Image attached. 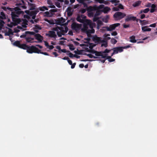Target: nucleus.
Masks as SVG:
<instances>
[{
  "label": "nucleus",
  "instance_id": "nucleus-40",
  "mask_svg": "<svg viewBox=\"0 0 157 157\" xmlns=\"http://www.w3.org/2000/svg\"><path fill=\"white\" fill-rule=\"evenodd\" d=\"M68 54H67V55H68L70 58H73V57H74V55H73L71 52H69Z\"/></svg>",
  "mask_w": 157,
  "mask_h": 157
},
{
  "label": "nucleus",
  "instance_id": "nucleus-9",
  "mask_svg": "<svg viewBox=\"0 0 157 157\" xmlns=\"http://www.w3.org/2000/svg\"><path fill=\"white\" fill-rule=\"evenodd\" d=\"M138 19H137L136 17L132 16L131 14L128 15L126 16V18L125 19V22H128L131 21H138Z\"/></svg>",
  "mask_w": 157,
  "mask_h": 157
},
{
  "label": "nucleus",
  "instance_id": "nucleus-44",
  "mask_svg": "<svg viewBox=\"0 0 157 157\" xmlns=\"http://www.w3.org/2000/svg\"><path fill=\"white\" fill-rule=\"evenodd\" d=\"M56 6L58 8L61 7L60 4L58 2H57L55 3Z\"/></svg>",
  "mask_w": 157,
  "mask_h": 157
},
{
  "label": "nucleus",
  "instance_id": "nucleus-32",
  "mask_svg": "<svg viewBox=\"0 0 157 157\" xmlns=\"http://www.w3.org/2000/svg\"><path fill=\"white\" fill-rule=\"evenodd\" d=\"M111 42L112 44H114L117 42V41L115 39L112 38L111 39Z\"/></svg>",
  "mask_w": 157,
  "mask_h": 157
},
{
  "label": "nucleus",
  "instance_id": "nucleus-18",
  "mask_svg": "<svg viewBox=\"0 0 157 157\" xmlns=\"http://www.w3.org/2000/svg\"><path fill=\"white\" fill-rule=\"evenodd\" d=\"M148 27L149 26H148L142 27L141 29L143 32H145L146 31H150L151 30V28H148Z\"/></svg>",
  "mask_w": 157,
  "mask_h": 157
},
{
  "label": "nucleus",
  "instance_id": "nucleus-29",
  "mask_svg": "<svg viewBox=\"0 0 157 157\" xmlns=\"http://www.w3.org/2000/svg\"><path fill=\"white\" fill-rule=\"evenodd\" d=\"M5 24L4 21L3 20H0V30H1L2 27L4 26V24Z\"/></svg>",
  "mask_w": 157,
  "mask_h": 157
},
{
  "label": "nucleus",
  "instance_id": "nucleus-3",
  "mask_svg": "<svg viewBox=\"0 0 157 157\" xmlns=\"http://www.w3.org/2000/svg\"><path fill=\"white\" fill-rule=\"evenodd\" d=\"M27 32H31V31H25L24 33L21 35L20 37L21 38H25L26 40V42L28 43H34V41H33L34 40V38L31 37V36L32 34L29 33H26Z\"/></svg>",
  "mask_w": 157,
  "mask_h": 157
},
{
  "label": "nucleus",
  "instance_id": "nucleus-53",
  "mask_svg": "<svg viewBox=\"0 0 157 157\" xmlns=\"http://www.w3.org/2000/svg\"><path fill=\"white\" fill-rule=\"evenodd\" d=\"M117 34V33L116 31H114L111 33V35L112 36H116Z\"/></svg>",
  "mask_w": 157,
  "mask_h": 157
},
{
  "label": "nucleus",
  "instance_id": "nucleus-50",
  "mask_svg": "<svg viewBox=\"0 0 157 157\" xmlns=\"http://www.w3.org/2000/svg\"><path fill=\"white\" fill-rule=\"evenodd\" d=\"M108 46L107 43H105L102 44L101 47L104 46L105 47H107Z\"/></svg>",
  "mask_w": 157,
  "mask_h": 157
},
{
  "label": "nucleus",
  "instance_id": "nucleus-60",
  "mask_svg": "<svg viewBox=\"0 0 157 157\" xmlns=\"http://www.w3.org/2000/svg\"><path fill=\"white\" fill-rule=\"evenodd\" d=\"M73 42L74 43V44L76 46H78L79 45V43L77 41H73Z\"/></svg>",
  "mask_w": 157,
  "mask_h": 157
},
{
  "label": "nucleus",
  "instance_id": "nucleus-16",
  "mask_svg": "<svg viewBox=\"0 0 157 157\" xmlns=\"http://www.w3.org/2000/svg\"><path fill=\"white\" fill-rule=\"evenodd\" d=\"M28 5L29 6V10H36V5L35 4L30 3L29 2H28Z\"/></svg>",
  "mask_w": 157,
  "mask_h": 157
},
{
  "label": "nucleus",
  "instance_id": "nucleus-21",
  "mask_svg": "<svg viewBox=\"0 0 157 157\" xmlns=\"http://www.w3.org/2000/svg\"><path fill=\"white\" fill-rule=\"evenodd\" d=\"M82 16H81V17H80V16H78L77 17L76 19L77 21H78L80 23H84V22L85 21L84 20L82 19L81 18Z\"/></svg>",
  "mask_w": 157,
  "mask_h": 157
},
{
  "label": "nucleus",
  "instance_id": "nucleus-47",
  "mask_svg": "<svg viewBox=\"0 0 157 157\" xmlns=\"http://www.w3.org/2000/svg\"><path fill=\"white\" fill-rule=\"evenodd\" d=\"M110 50H108L107 49H106L104 51L102 52L103 53H108L110 52Z\"/></svg>",
  "mask_w": 157,
  "mask_h": 157
},
{
  "label": "nucleus",
  "instance_id": "nucleus-59",
  "mask_svg": "<svg viewBox=\"0 0 157 157\" xmlns=\"http://www.w3.org/2000/svg\"><path fill=\"white\" fill-rule=\"evenodd\" d=\"M48 48H49L50 50H52L54 48V47L52 45H49V46L48 47Z\"/></svg>",
  "mask_w": 157,
  "mask_h": 157
},
{
  "label": "nucleus",
  "instance_id": "nucleus-58",
  "mask_svg": "<svg viewBox=\"0 0 157 157\" xmlns=\"http://www.w3.org/2000/svg\"><path fill=\"white\" fill-rule=\"evenodd\" d=\"M86 10L85 9H83L81 10V12L82 13H84L86 12Z\"/></svg>",
  "mask_w": 157,
  "mask_h": 157
},
{
  "label": "nucleus",
  "instance_id": "nucleus-51",
  "mask_svg": "<svg viewBox=\"0 0 157 157\" xmlns=\"http://www.w3.org/2000/svg\"><path fill=\"white\" fill-rule=\"evenodd\" d=\"M156 26V24L155 23L151 24L150 25L148 26L151 27H155Z\"/></svg>",
  "mask_w": 157,
  "mask_h": 157
},
{
  "label": "nucleus",
  "instance_id": "nucleus-10",
  "mask_svg": "<svg viewBox=\"0 0 157 157\" xmlns=\"http://www.w3.org/2000/svg\"><path fill=\"white\" fill-rule=\"evenodd\" d=\"M63 24V25H60V26H59V29L60 30V31L62 32L63 33H66L68 30V29L65 24Z\"/></svg>",
  "mask_w": 157,
  "mask_h": 157
},
{
  "label": "nucleus",
  "instance_id": "nucleus-2",
  "mask_svg": "<svg viewBox=\"0 0 157 157\" xmlns=\"http://www.w3.org/2000/svg\"><path fill=\"white\" fill-rule=\"evenodd\" d=\"M23 49L26 50L27 52L29 53H39L40 50L38 49L36 46L32 45L31 46H29L26 44V47Z\"/></svg>",
  "mask_w": 157,
  "mask_h": 157
},
{
  "label": "nucleus",
  "instance_id": "nucleus-13",
  "mask_svg": "<svg viewBox=\"0 0 157 157\" xmlns=\"http://www.w3.org/2000/svg\"><path fill=\"white\" fill-rule=\"evenodd\" d=\"M46 35L51 38H56L57 37L56 33L53 31H49L48 33L46 34Z\"/></svg>",
  "mask_w": 157,
  "mask_h": 157
},
{
  "label": "nucleus",
  "instance_id": "nucleus-56",
  "mask_svg": "<svg viewBox=\"0 0 157 157\" xmlns=\"http://www.w3.org/2000/svg\"><path fill=\"white\" fill-rule=\"evenodd\" d=\"M76 64V63H74L73 64L72 63V64L71 65V69H73L75 68V66Z\"/></svg>",
  "mask_w": 157,
  "mask_h": 157
},
{
  "label": "nucleus",
  "instance_id": "nucleus-6",
  "mask_svg": "<svg viewBox=\"0 0 157 157\" xmlns=\"http://www.w3.org/2000/svg\"><path fill=\"white\" fill-rule=\"evenodd\" d=\"M29 33L34 36L35 39L38 41L39 42H42L43 40V37L40 34H36L34 32H27L26 33Z\"/></svg>",
  "mask_w": 157,
  "mask_h": 157
},
{
  "label": "nucleus",
  "instance_id": "nucleus-61",
  "mask_svg": "<svg viewBox=\"0 0 157 157\" xmlns=\"http://www.w3.org/2000/svg\"><path fill=\"white\" fill-rule=\"evenodd\" d=\"M145 17V14H143L141 15L140 16V18L141 19H143Z\"/></svg>",
  "mask_w": 157,
  "mask_h": 157
},
{
  "label": "nucleus",
  "instance_id": "nucleus-54",
  "mask_svg": "<svg viewBox=\"0 0 157 157\" xmlns=\"http://www.w3.org/2000/svg\"><path fill=\"white\" fill-rule=\"evenodd\" d=\"M130 25H126L125 24H124L123 25V27L124 28H126L128 27H129Z\"/></svg>",
  "mask_w": 157,
  "mask_h": 157
},
{
  "label": "nucleus",
  "instance_id": "nucleus-15",
  "mask_svg": "<svg viewBox=\"0 0 157 157\" xmlns=\"http://www.w3.org/2000/svg\"><path fill=\"white\" fill-rule=\"evenodd\" d=\"M33 30L36 33L39 32V30L41 29V28L40 25H35L34 27L33 28Z\"/></svg>",
  "mask_w": 157,
  "mask_h": 157
},
{
  "label": "nucleus",
  "instance_id": "nucleus-25",
  "mask_svg": "<svg viewBox=\"0 0 157 157\" xmlns=\"http://www.w3.org/2000/svg\"><path fill=\"white\" fill-rule=\"evenodd\" d=\"M65 21V19H63V17L60 18L58 20V22L59 23L60 25H63V24H64V23Z\"/></svg>",
  "mask_w": 157,
  "mask_h": 157
},
{
  "label": "nucleus",
  "instance_id": "nucleus-5",
  "mask_svg": "<svg viewBox=\"0 0 157 157\" xmlns=\"http://www.w3.org/2000/svg\"><path fill=\"white\" fill-rule=\"evenodd\" d=\"M83 28L81 29V31L83 32L86 31V30L88 29L89 26L91 28H92L91 25V21L90 20H86L83 23Z\"/></svg>",
  "mask_w": 157,
  "mask_h": 157
},
{
  "label": "nucleus",
  "instance_id": "nucleus-39",
  "mask_svg": "<svg viewBox=\"0 0 157 157\" xmlns=\"http://www.w3.org/2000/svg\"><path fill=\"white\" fill-rule=\"evenodd\" d=\"M143 22L142 23V25H145L148 24V21H147L145 20H144Z\"/></svg>",
  "mask_w": 157,
  "mask_h": 157
},
{
  "label": "nucleus",
  "instance_id": "nucleus-27",
  "mask_svg": "<svg viewBox=\"0 0 157 157\" xmlns=\"http://www.w3.org/2000/svg\"><path fill=\"white\" fill-rule=\"evenodd\" d=\"M110 2L113 4H114L115 6L117 5L120 2V1L118 0H111Z\"/></svg>",
  "mask_w": 157,
  "mask_h": 157
},
{
  "label": "nucleus",
  "instance_id": "nucleus-30",
  "mask_svg": "<svg viewBox=\"0 0 157 157\" xmlns=\"http://www.w3.org/2000/svg\"><path fill=\"white\" fill-rule=\"evenodd\" d=\"M65 33H63L61 31H58L57 34L59 37H61L62 35H64Z\"/></svg>",
  "mask_w": 157,
  "mask_h": 157
},
{
  "label": "nucleus",
  "instance_id": "nucleus-12",
  "mask_svg": "<svg viewBox=\"0 0 157 157\" xmlns=\"http://www.w3.org/2000/svg\"><path fill=\"white\" fill-rule=\"evenodd\" d=\"M39 12V10L38 9H36L34 11H29L26 10L25 11V13L30 16L36 15Z\"/></svg>",
  "mask_w": 157,
  "mask_h": 157
},
{
  "label": "nucleus",
  "instance_id": "nucleus-14",
  "mask_svg": "<svg viewBox=\"0 0 157 157\" xmlns=\"http://www.w3.org/2000/svg\"><path fill=\"white\" fill-rule=\"evenodd\" d=\"M131 46L130 45H128L124 47H117L118 51L120 52H122L123 51L124 49H126L130 47Z\"/></svg>",
  "mask_w": 157,
  "mask_h": 157
},
{
  "label": "nucleus",
  "instance_id": "nucleus-1",
  "mask_svg": "<svg viewBox=\"0 0 157 157\" xmlns=\"http://www.w3.org/2000/svg\"><path fill=\"white\" fill-rule=\"evenodd\" d=\"M2 8L5 11H7V10L11 11V17L13 21H14L17 20L16 17H18L19 15L20 14H23L24 12L21 10L20 7H16L15 8L6 7L3 6Z\"/></svg>",
  "mask_w": 157,
  "mask_h": 157
},
{
  "label": "nucleus",
  "instance_id": "nucleus-63",
  "mask_svg": "<svg viewBox=\"0 0 157 157\" xmlns=\"http://www.w3.org/2000/svg\"><path fill=\"white\" fill-rule=\"evenodd\" d=\"M68 34L69 35H71V36H72L73 35V33L72 31L71 30L69 31Z\"/></svg>",
  "mask_w": 157,
  "mask_h": 157
},
{
  "label": "nucleus",
  "instance_id": "nucleus-7",
  "mask_svg": "<svg viewBox=\"0 0 157 157\" xmlns=\"http://www.w3.org/2000/svg\"><path fill=\"white\" fill-rule=\"evenodd\" d=\"M82 25L75 22H73L71 25V27L73 30H75L76 32H78L81 28Z\"/></svg>",
  "mask_w": 157,
  "mask_h": 157
},
{
  "label": "nucleus",
  "instance_id": "nucleus-57",
  "mask_svg": "<svg viewBox=\"0 0 157 157\" xmlns=\"http://www.w3.org/2000/svg\"><path fill=\"white\" fill-rule=\"evenodd\" d=\"M140 4V2H136L134 5V7H136L137 6H139Z\"/></svg>",
  "mask_w": 157,
  "mask_h": 157
},
{
  "label": "nucleus",
  "instance_id": "nucleus-52",
  "mask_svg": "<svg viewBox=\"0 0 157 157\" xmlns=\"http://www.w3.org/2000/svg\"><path fill=\"white\" fill-rule=\"evenodd\" d=\"M94 60L92 59H83L81 60L82 61H94Z\"/></svg>",
  "mask_w": 157,
  "mask_h": 157
},
{
  "label": "nucleus",
  "instance_id": "nucleus-11",
  "mask_svg": "<svg viewBox=\"0 0 157 157\" xmlns=\"http://www.w3.org/2000/svg\"><path fill=\"white\" fill-rule=\"evenodd\" d=\"M13 45L20 48L23 49L25 48V47H26V44H21L20 41L18 40L15 41L13 43Z\"/></svg>",
  "mask_w": 157,
  "mask_h": 157
},
{
  "label": "nucleus",
  "instance_id": "nucleus-4",
  "mask_svg": "<svg viewBox=\"0 0 157 157\" xmlns=\"http://www.w3.org/2000/svg\"><path fill=\"white\" fill-rule=\"evenodd\" d=\"M126 16V14L121 12H117L113 15V17L115 20H120Z\"/></svg>",
  "mask_w": 157,
  "mask_h": 157
},
{
  "label": "nucleus",
  "instance_id": "nucleus-45",
  "mask_svg": "<svg viewBox=\"0 0 157 157\" xmlns=\"http://www.w3.org/2000/svg\"><path fill=\"white\" fill-rule=\"evenodd\" d=\"M60 51L62 52L66 53V52H69L70 51L67 50L66 49H61Z\"/></svg>",
  "mask_w": 157,
  "mask_h": 157
},
{
  "label": "nucleus",
  "instance_id": "nucleus-20",
  "mask_svg": "<svg viewBox=\"0 0 157 157\" xmlns=\"http://www.w3.org/2000/svg\"><path fill=\"white\" fill-rule=\"evenodd\" d=\"M130 41L132 43H135L136 42V40L135 39V36H132L129 37Z\"/></svg>",
  "mask_w": 157,
  "mask_h": 157
},
{
  "label": "nucleus",
  "instance_id": "nucleus-37",
  "mask_svg": "<svg viewBox=\"0 0 157 157\" xmlns=\"http://www.w3.org/2000/svg\"><path fill=\"white\" fill-rule=\"evenodd\" d=\"M95 1L100 3H103L105 2V0H95Z\"/></svg>",
  "mask_w": 157,
  "mask_h": 157
},
{
  "label": "nucleus",
  "instance_id": "nucleus-38",
  "mask_svg": "<svg viewBox=\"0 0 157 157\" xmlns=\"http://www.w3.org/2000/svg\"><path fill=\"white\" fill-rule=\"evenodd\" d=\"M59 26H57L56 27L53 28L52 29L53 31H56L57 32L58 31H59Z\"/></svg>",
  "mask_w": 157,
  "mask_h": 157
},
{
  "label": "nucleus",
  "instance_id": "nucleus-42",
  "mask_svg": "<svg viewBox=\"0 0 157 157\" xmlns=\"http://www.w3.org/2000/svg\"><path fill=\"white\" fill-rule=\"evenodd\" d=\"M40 53L46 56H49V54L48 53L46 52H41L40 50V51L39 52V53Z\"/></svg>",
  "mask_w": 157,
  "mask_h": 157
},
{
  "label": "nucleus",
  "instance_id": "nucleus-19",
  "mask_svg": "<svg viewBox=\"0 0 157 157\" xmlns=\"http://www.w3.org/2000/svg\"><path fill=\"white\" fill-rule=\"evenodd\" d=\"M94 30L93 28L91 29H87L86 31H85L84 33H86L87 35L89 36L91 33H94Z\"/></svg>",
  "mask_w": 157,
  "mask_h": 157
},
{
  "label": "nucleus",
  "instance_id": "nucleus-64",
  "mask_svg": "<svg viewBox=\"0 0 157 157\" xmlns=\"http://www.w3.org/2000/svg\"><path fill=\"white\" fill-rule=\"evenodd\" d=\"M67 61L70 65H71L72 64V63L71 60L69 59Z\"/></svg>",
  "mask_w": 157,
  "mask_h": 157
},
{
  "label": "nucleus",
  "instance_id": "nucleus-26",
  "mask_svg": "<svg viewBox=\"0 0 157 157\" xmlns=\"http://www.w3.org/2000/svg\"><path fill=\"white\" fill-rule=\"evenodd\" d=\"M110 10V9L108 7H105L103 10V12L105 13H107L109 12Z\"/></svg>",
  "mask_w": 157,
  "mask_h": 157
},
{
  "label": "nucleus",
  "instance_id": "nucleus-46",
  "mask_svg": "<svg viewBox=\"0 0 157 157\" xmlns=\"http://www.w3.org/2000/svg\"><path fill=\"white\" fill-rule=\"evenodd\" d=\"M103 53L102 52L101 53V58H105L106 59V56L107 55V54H105V55H103Z\"/></svg>",
  "mask_w": 157,
  "mask_h": 157
},
{
  "label": "nucleus",
  "instance_id": "nucleus-33",
  "mask_svg": "<svg viewBox=\"0 0 157 157\" xmlns=\"http://www.w3.org/2000/svg\"><path fill=\"white\" fill-rule=\"evenodd\" d=\"M94 14L93 12L90 11L88 12V16L90 17H92L94 16Z\"/></svg>",
  "mask_w": 157,
  "mask_h": 157
},
{
  "label": "nucleus",
  "instance_id": "nucleus-31",
  "mask_svg": "<svg viewBox=\"0 0 157 157\" xmlns=\"http://www.w3.org/2000/svg\"><path fill=\"white\" fill-rule=\"evenodd\" d=\"M45 21L51 24L54 25L55 23L54 21L52 20H49L46 19V20H45Z\"/></svg>",
  "mask_w": 157,
  "mask_h": 157
},
{
  "label": "nucleus",
  "instance_id": "nucleus-48",
  "mask_svg": "<svg viewBox=\"0 0 157 157\" xmlns=\"http://www.w3.org/2000/svg\"><path fill=\"white\" fill-rule=\"evenodd\" d=\"M101 13V12L99 11H97L96 12V13L94 14V15L95 16H98Z\"/></svg>",
  "mask_w": 157,
  "mask_h": 157
},
{
  "label": "nucleus",
  "instance_id": "nucleus-8",
  "mask_svg": "<svg viewBox=\"0 0 157 157\" xmlns=\"http://www.w3.org/2000/svg\"><path fill=\"white\" fill-rule=\"evenodd\" d=\"M120 24L119 23L109 25V27L105 26L103 27L108 31H111L115 29L116 27L119 26Z\"/></svg>",
  "mask_w": 157,
  "mask_h": 157
},
{
  "label": "nucleus",
  "instance_id": "nucleus-62",
  "mask_svg": "<svg viewBox=\"0 0 157 157\" xmlns=\"http://www.w3.org/2000/svg\"><path fill=\"white\" fill-rule=\"evenodd\" d=\"M100 43H107V41L106 40H105V39L102 40L101 39V40Z\"/></svg>",
  "mask_w": 157,
  "mask_h": 157
},
{
  "label": "nucleus",
  "instance_id": "nucleus-22",
  "mask_svg": "<svg viewBox=\"0 0 157 157\" xmlns=\"http://www.w3.org/2000/svg\"><path fill=\"white\" fill-rule=\"evenodd\" d=\"M67 13L69 16H71L72 15V9L71 7H68L67 9Z\"/></svg>",
  "mask_w": 157,
  "mask_h": 157
},
{
  "label": "nucleus",
  "instance_id": "nucleus-17",
  "mask_svg": "<svg viewBox=\"0 0 157 157\" xmlns=\"http://www.w3.org/2000/svg\"><path fill=\"white\" fill-rule=\"evenodd\" d=\"M101 39V37H98L97 36L94 37L93 38V40L95 43H100Z\"/></svg>",
  "mask_w": 157,
  "mask_h": 157
},
{
  "label": "nucleus",
  "instance_id": "nucleus-43",
  "mask_svg": "<svg viewBox=\"0 0 157 157\" xmlns=\"http://www.w3.org/2000/svg\"><path fill=\"white\" fill-rule=\"evenodd\" d=\"M113 52H114V53L115 54H117V53H118V50L117 49V47L114 48L113 49Z\"/></svg>",
  "mask_w": 157,
  "mask_h": 157
},
{
  "label": "nucleus",
  "instance_id": "nucleus-24",
  "mask_svg": "<svg viewBox=\"0 0 157 157\" xmlns=\"http://www.w3.org/2000/svg\"><path fill=\"white\" fill-rule=\"evenodd\" d=\"M37 9L39 10H40V11H44L45 10H48V8L45 6L40 7Z\"/></svg>",
  "mask_w": 157,
  "mask_h": 157
},
{
  "label": "nucleus",
  "instance_id": "nucleus-23",
  "mask_svg": "<svg viewBox=\"0 0 157 157\" xmlns=\"http://www.w3.org/2000/svg\"><path fill=\"white\" fill-rule=\"evenodd\" d=\"M0 18L2 19H5L6 18V16L5 13L3 12L0 13Z\"/></svg>",
  "mask_w": 157,
  "mask_h": 157
},
{
  "label": "nucleus",
  "instance_id": "nucleus-49",
  "mask_svg": "<svg viewBox=\"0 0 157 157\" xmlns=\"http://www.w3.org/2000/svg\"><path fill=\"white\" fill-rule=\"evenodd\" d=\"M94 17L93 18V21H96L98 19V18L97 16L95 15L94 16Z\"/></svg>",
  "mask_w": 157,
  "mask_h": 157
},
{
  "label": "nucleus",
  "instance_id": "nucleus-55",
  "mask_svg": "<svg viewBox=\"0 0 157 157\" xmlns=\"http://www.w3.org/2000/svg\"><path fill=\"white\" fill-rule=\"evenodd\" d=\"M118 7L119 9H124L123 6L121 4H119Z\"/></svg>",
  "mask_w": 157,
  "mask_h": 157
},
{
  "label": "nucleus",
  "instance_id": "nucleus-35",
  "mask_svg": "<svg viewBox=\"0 0 157 157\" xmlns=\"http://www.w3.org/2000/svg\"><path fill=\"white\" fill-rule=\"evenodd\" d=\"M12 30L11 29H9V32H6L5 33V35L7 36H9L10 34H12L13 33L11 31Z\"/></svg>",
  "mask_w": 157,
  "mask_h": 157
},
{
  "label": "nucleus",
  "instance_id": "nucleus-28",
  "mask_svg": "<svg viewBox=\"0 0 157 157\" xmlns=\"http://www.w3.org/2000/svg\"><path fill=\"white\" fill-rule=\"evenodd\" d=\"M84 55H86V56H87L89 57L90 58H93L94 59H97V58H98V57L94 56L90 54H87L86 53H85Z\"/></svg>",
  "mask_w": 157,
  "mask_h": 157
},
{
  "label": "nucleus",
  "instance_id": "nucleus-36",
  "mask_svg": "<svg viewBox=\"0 0 157 157\" xmlns=\"http://www.w3.org/2000/svg\"><path fill=\"white\" fill-rule=\"evenodd\" d=\"M70 49L71 51H73L75 49V48H74V46L73 44H70L69 45Z\"/></svg>",
  "mask_w": 157,
  "mask_h": 157
},
{
  "label": "nucleus",
  "instance_id": "nucleus-34",
  "mask_svg": "<svg viewBox=\"0 0 157 157\" xmlns=\"http://www.w3.org/2000/svg\"><path fill=\"white\" fill-rule=\"evenodd\" d=\"M102 52H98L96 51L95 53V55L96 56H101Z\"/></svg>",
  "mask_w": 157,
  "mask_h": 157
},
{
  "label": "nucleus",
  "instance_id": "nucleus-41",
  "mask_svg": "<svg viewBox=\"0 0 157 157\" xmlns=\"http://www.w3.org/2000/svg\"><path fill=\"white\" fill-rule=\"evenodd\" d=\"M143 10V13H147L149 11V9L148 8H147Z\"/></svg>",
  "mask_w": 157,
  "mask_h": 157
}]
</instances>
